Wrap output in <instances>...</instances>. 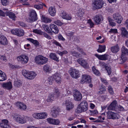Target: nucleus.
<instances>
[{"instance_id":"obj_1","label":"nucleus","mask_w":128,"mask_h":128,"mask_svg":"<svg viewBox=\"0 0 128 128\" xmlns=\"http://www.w3.org/2000/svg\"><path fill=\"white\" fill-rule=\"evenodd\" d=\"M88 110V104L86 101L84 100L78 106L76 110V112L79 114L85 112Z\"/></svg>"},{"instance_id":"obj_2","label":"nucleus","mask_w":128,"mask_h":128,"mask_svg":"<svg viewBox=\"0 0 128 128\" xmlns=\"http://www.w3.org/2000/svg\"><path fill=\"white\" fill-rule=\"evenodd\" d=\"M22 74L26 78L30 80L34 79L37 75L34 72H30L25 70H22Z\"/></svg>"},{"instance_id":"obj_3","label":"nucleus","mask_w":128,"mask_h":128,"mask_svg":"<svg viewBox=\"0 0 128 128\" xmlns=\"http://www.w3.org/2000/svg\"><path fill=\"white\" fill-rule=\"evenodd\" d=\"M14 119L16 122L24 124L25 123L27 120H28L29 118L26 116L24 117H21L20 116L17 114H15L13 117Z\"/></svg>"},{"instance_id":"obj_4","label":"nucleus","mask_w":128,"mask_h":128,"mask_svg":"<svg viewBox=\"0 0 128 128\" xmlns=\"http://www.w3.org/2000/svg\"><path fill=\"white\" fill-rule=\"evenodd\" d=\"M104 3L102 0H96L93 4L92 9L94 10L101 8Z\"/></svg>"},{"instance_id":"obj_5","label":"nucleus","mask_w":128,"mask_h":128,"mask_svg":"<svg viewBox=\"0 0 128 128\" xmlns=\"http://www.w3.org/2000/svg\"><path fill=\"white\" fill-rule=\"evenodd\" d=\"M32 117L37 119H43L46 118L47 116V113L42 112L40 113H34L32 114Z\"/></svg>"},{"instance_id":"obj_6","label":"nucleus","mask_w":128,"mask_h":128,"mask_svg":"<svg viewBox=\"0 0 128 128\" xmlns=\"http://www.w3.org/2000/svg\"><path fill=\"white\" fill-rule=\"evenodd\" d=\"M37 16L36 11L34 10H31L30 12L29 18L28 19V21L29 22H31L37 20Z\"/></svg>"},{"instance_id":"obj_7","label":"nucleus","mask_w":128,"mask_h":128,"mask_svg":"<svg viewBox=\"0 0 128 128\" xmlns=\"http://www.w3.org/2000/svg\"><path fill=\"white\" fill-rule=\"evenodd\" d=\"M17 59L18 62L23 64H26L28 60V57L24 54H22L18 56Z\"/></svg>"},{"instance_id":"obj_8","label":"nucleus","mask_w":128,"mask_h":128,"mask_svg":"<svg viewBox=\"0 0 128 128\" xmlns=\"http://www.w3.org/2000/svg\"><path fill=\"white\" fill-rule=\"evenodd\" d=\"M106 117L108 119H118L119 116L116 113H115L112 111H108L106 114Z\"/></svg>"},{"instance_id":"obj_9","label":"nucleus","mask_w":128,"mask_h":128,"mask_svg":"<svg viewBox=\"0 0 128 128\" xmlns=\"http://www.w3.org/2000/svg\"><path fill=\"white\" fill-rule=\"evenodd\" d=\"M69 72L70 76L73 78H76L80 77L79 71L75 69L70 68Z\"/></svg>"},{"instance_id":"obj_10","label":"nucleus","mask_w":128,"mask_h":128,"mask_svg":"<svg viewBox=\"0 0 128 128\" xmlns=\"http://www.w3.org/2000/svg\"><path fill=\"white\" fill-rule=\"evenodd\" d=\"M93 19L95 23L98 25L102 22L103 20V18L102 15L98 14L94 16Z\"/></svg>"},{"instance_id":"obj_11","label":"nucleus","mask_w":128,"mask_h":128,"mask_svg":"<svg viewBox=\"0 0 128 128\" xmlns=\"http://www.w3.org/2000/svg\"><path fill=\"white\" fill-rule=\"evenodd\" d=\"M81 81L82 84L89 83L91 82V77L88 75H83Z\"/></svg>"},{"instance_id":"obj_12","label":"nucleus","mask_w":128,"mask_h":128,"mask_svg":"<svg viewBox=\"0 0 128 128\" xmlns=\"http://www.w3.org/2000/svg\"><path fill=\"white\" fill-rule=\"evenodd\" d=\"M120 35L124 38H128V32L125 28L122 27L120 28Z\"/></svg>"},{"instance_id":"obj_13","label":"nucleus","mask_w":128,"mask_h":128,"mask_svg":"<svg viewBox=\"0 0 128 128\" xmlns=\"http://www.w3.org/2000/svg\"><path fill=\"white\" fill-rule=\"evenodd\" d=\"M56 76L55 75H53L52 76H50L48 80L46 81L45 83L46 84V85L52 84L53 82L54 81H56Z\"/></svg>"},{"instance_id":"obj_14","label":"nucleus","mask_w":128,"mask_h":128,"mask_svg":"<svg viewBox=\"0 0 128 128\" xmlns=\"http://www.w3.org/2000/svg\"><path fill=\"white\" fill-rule=\"evenodd\" d=\"M2 86L4 89L8 90H10L12 87V83L10 82L3 83L2 84Z\"/></svg>"},{"instance_id":"obj_15","label":"nucleus","mask_w":128,"mask_h":128,"mask_svg":"<svg viewBox=\"0 0 128 128\" xmlns=\"http://www.w3.org/2000/svg\"><path fill=\"white\" fill-rule=\"evenodd\" d=\"M74 96L75 100L77 101L81 100L82 97L80 93L78 90H76L75 92Z\"/></svg>"},{"instance_id":"obj_16","label":"nucleus","mask_w":128,"mask_h":128,"mask_svg":"<svg viewBox=\"0 0 128 128\" xmlns=\"http://www.w3.org/2000/svg\"><path fill=\"white\" fill-rule=\"evenodd\" d=\"M113 18L116 21L118 24H120L122 20V16L117 13H115L113 15Z\"/></svg>"},{"instance_id":"obj_17","label":"nucleus","mask_w":128,"mask_h":128,"mask_svg":"<svg viewBox=\"0 0 128 128\" xmlns=\"http://www.w3.org/2000/svg\"><path fill=\"white\" fill-rule=\"evenodd\" d=\"M16 106L20 109L22 110H25L27 106L24 103L20 102H18L16 103Z\"/></svg>"},{"instance_id":"obj_18","label":"nucleus","mask_w":128,"mask_h":128,"mask_svg":"<svg viewBox=\"0 0 128 128\" xmlns=\"http://www.w3.org/2000/svg\"><path fill=\"white\" fill-rule=\"evenodd\" d=\"M8 121L6 120H3L0 123V126L3 128H10V126L8 125Z\"/></svg>"},{"instance_id":"obj_19","label":"nucleus","mask_w":128,"mask_h":128,"mask_svg":"<svg viewBox=\"0 0 128 128\" xmlns=\"http://www.w3.org/2000/svg\"><path fill=\"white\" fill-rule=\"evenodd\" d=\"M8 41L5 36L2 35H0V44L3 45H7Z\"/></svg>"},{"instance_id":"obj_20","label":"nucleus","mask_w":128,"mask_h":128,"mask_svg":"<svg viewBox=\"0 0 128 128\" xmlns=\"http://www.w3.org/2000/svg\"><path fill=\"white\" fill-rule=\"evenodd\" d=\"M77 62L84 68H86L88 66L86 61L83 58H80L77 60Z\"/></svg>"},{"instance_id":"obj_21","label":"nucleus","mask_w":128,"mask_h":128,"mask_svg":"<svg viewBox=\"0 0 128 128\" xmlns=\"http://www.w3.org/2000/svg\"><path fill=\"white\" fill-rule=\"evenodd\" d=\"M61 16L64 19L70 20L72 18L71 15L67 13L65 11H62L60 14Z\"/></svg>"},{"instance_id":"obj_22","label":"nucleus","mask_w":128,"mask_h":128,"mask_svg":"<svg viewBox=\"0 0 128 128\" xmlns=\"http://www.w3.org/2000/svg\"><path fill=\"white\" fill-rule=\"evenodd\" d=\"M95 56L99 60H108L109 56L108 55L106 54L101 55H99L98 54H96Z\"/></svg>"},{"instance_id":"obj_23","label":"nucleus","mask_w":128,"mask_h":128,"mask_svg":"<svg viewBox=\"0 0 128 128\" xmlns=\"http://www.w3.org/2000/svg\"><path fill=\"white\" fill-rule=\"evenodd\" d=\"M65 104L66 106V109L68 110H69L72 109L74 107L72 103L67 100L65 102Z\"/></svg>"},{"instance_id":"obj_24","label":"nucleus","mask_w":128,"mask_h":128,"mask_svg":"<svg viewBox=\"0 0 128 128\" xmlns=\"http://www.w3.org/2000/svg\"><path fill=\"white\" fill-rule=\"evenodd\" d=\"M116 104V100H114L110 104L108 108V109L111 110H114L115 109Z\"/></svg>"},{"instance_id":"obj_25","label":"nucleus","mask_w":128,"mask_h":128,"mask_svg":"<svg viewBox=\"0 0 128 128\" xmlns=\"http://www.w3.org/2000/svg\"><path fill=\"white\" fill-rule=\"evenodd\" d=\"M48 11L49 14L52 16H53L55 15L56 11L55 7H50Z\"/></svg>"},{"instance_id":"obj_26","label":"nucleus","mask_w":128,"mask_h":128,"mask_svg":"<svg viewBox=\"0 0 128 128\" xmlns=\"http://www.w3.org/2000/svg\"><path fill=\"white\" fill-rule=\"evenodd\" d=\"M51 67L48 64L44 65L43 67V70L45 72H50L51 71Z\"/></svg>"},{"instance_id":"obj_27","label":"nucleus","mask_w":128,"mask_h":128,"mask_svg":"<svg viewBox=\"0 0 128 128\" xmlns=\"http://www.w3.org/2000/svg\"><path fill=\"white\" fill-rule=\"evenodd\" d=\"M120 49L119 46L118 44L115 46H112L111 48L112 52L114 53H116L118 52Z\"/></svg>"},{"instance_id":"obj_28","label":"nucleus","mask_w":128,"mask_h":128,"mask_svg":"<svg viewBox=\"0 0 128 128\" xmlns=\"http://www.w3.org/2000/svg\"><path fill=\"white\" fill-rule=\"evenodd\" d=\"M7 16H8L9 18L12 20H15L16 18L15 14L10 12H6V13Z\"/></svg>"},{"instance_id":"obj_29","label":"nucleus","mask_w":128,"mask_h":128,"mask_svg":"<svg viewBox=\"0 0 128 128\" xmlns=\"http://www.w3.org/2000/svg\"><path fill=\"white\" fill-rule=\"evenodd\" d=\"M127 60V58L126 56L121 55L119 58L118 63L120 64H122L124 63Z\"/></svg>"},{"instance_id":"obj_30","label":"nucleus","mask_w":128,"mask_h":128,"mask_svg":"<svg viewBox=\"0 0 128 128\" xmlns=\"http://www.w3.org/2000/svg\"><path fill=\"white\" fill-rule=\"evenodd\" d=\"M42 22L46 23L50 22L52 21V20L50 18L43 15L42 16Z\"/></svg>"},{"instance_id":"obj_31","label":"nucleus","mask_w":128,"mask_h":128,"mask_svg":"<svg viewBox=\"0 0 128 128\" xmlns=\"http://www.w3.org/2000/svg\"><path fill=\"white\" fill-rule=\"evenodd\" d=\"M122 54L121 55L125 56L128 55V49L124 46H123L121 48Z\"/></svg>"},{"instance_id":"obj_32","label":"nucleus","mask_w":128,"mask_h":128,"mask_svg":"<svg viewBox=\"0 0 128 128\" xmlns=\"http://www.w3.org/2000/svg\"><path fill=\"white\" fill-rule=\"evenodd\" d=\"M6 79V76L5 73L1 71L0 72V81H3Z\"/></svg>"},{"instance_id":"obj_33","label":"nucleus","mask_w":128,"mask_h":128,"mask_svg":"<svg viewBox=\"0 0 128 128\" xmlns=\"http://www.w3.org/2000/svg\"><path fill=\"white\" fill-rule=\"evenodd\" d=\"M84 10L80 9L77 11L76 15L79 17H82L84 14Z\"/></svg>"},{"instance_id":"obj_34","label":"nucleus","mask_w":128,"mask_h":128,"mask_svg":"<svg viewBox=\"0 0 128 128\" xmlns=\"http://www.w3.org/2000/svg\"><path fill=\"white\" fill-rule=\"evenodd\" d=\"M106 46L104 45H99V48L97 50L98 52H104L105 50Z\"/></svg>"},{"instance_id":"obj_35","label":"nucleus","mask_w":128,"mask_h":128,"mask_svg":"<svg viewBox=\"0 0 128 128\" xmlns=\"http://www.w3.org/2000/svg\"><path fill=\"white\" fill-rule=\"evenodd\" d=\"M56 107L54 106L51 109L50 113L51 116L54 117L55 118L56 116Z\"/></svg>"},{"instance_id":"obj_36","label":"nucleus","mask_w":128,"mask_h":128,"mask_svg":"<svg viewBox=\"0 0 128 128\" xmlns=\"http://www.w3.org/2000/svg\"><path fill=\"white\" fill-rule=\"evenodd\" d=\"M48 60L47 58L42 56L40 61V62L39 64H45L47 62Z\"/></svg>"},{"instance_id":"obj_37","label":"nucleus","mask_w":128,"mask_h":128,"mask_svg":"<svg viewBox=\"0 0 128 128\" xmlns=\"http://www.w3.org/2000/svg\"><path fill=\"white\" fill-rule=\"evenodd\" d=\"M47 120L49 124L55 125L56 124V121L55 119L48 118L47 119Z\"/></svg>"},{"instance_id":"obj_38","label":"nucleus","mask_w":128,"mask_h":128,"mask_svg":"<svg viewBox=\"0 0 128 128\" xmlns=\"http://www.w3.org/2000/svg\"><path fill=\"white\" fill-rule=\"evenodd\" d=\"M108 19L110 26H114L116 25L115 23L113 21V20L111 17L110 16L108 17Z\"/></svg>"},{"instance_id":"obj_39","label":"nucleus","mask_w":128,"mask_h":128,"mask_svg":"<svg viewBox=\"0 0 128 128\" xmlns=\"http://www.w3.org/2000/svg\"><path fill=\"white\" fill-rule=\"evenodd\" d=\"M17 36H23L24 34V30L22 29H18Z\"/></svg>"},{"instance_id":"obj_40","label":"nucleus","mask_w":128,"mask_h":128,"mask_svg":"<svg viewBox=\"0 0 128 128\" xmlns=\"http://www.w3.org/2000/svg\"><path fill=\"white\" fill-rule=\"evenodd\" d=\"M50 28L51 30L54 33H56V26L54 24H51L50 25Z\"/></svg>"},{"instance_id":"obj_41","label":"nucleus","mask_w":128,"mask_h":128,"mask_svg":"<svg viewBox=\"0 0 128 128\" xmlns=\"http://www.w3.org/2000/svg\"><path fill=\"white\" fill-rule=\"evenodd\" d=\"M21 81L20 80H16L14 81V85L15 86L18 87L21 85Z\"/></svg>"},{"instance_id":"obj_42","label":"nucleus","mask_w":128,"mask_h":128,"mask_svg":"<svg viewBox=\"0 0 128 128\" xmlns=\"http://www.w3.org/2000/svg\"><path fill=\"white\" fill-rule=\"evenodd\" d=\"M27 39L28 40L31 42L36 46L38 45V42L36 40H34L32 38H28Z\"/></svg>"},{"instance_id":"obj_43","label":"nucleus","mask_w":128,"mask_h":128,"mask_svg":"<svg viewBox=\"0 0 128 128\" xmlns=\"http://www.w3.org/2000/svg\"><path fill=\"white\" fill-rule=\"evenodd\" d=\"M42 56H36L35 58V61L36 63L38 64H39L40 62V61L42 59Z\"/></svg>"},{"instance_id":"obj_44","label":"nucleus","mask_w":128,"mask_h":128,"mask_svg":"<svg viewBox=\"0 0 128 128\" xmlns=\"http://www.w3.org/2000/svg\"><path fill=\"white\" fill-rule=\"evenodd\" d=\"M92 70L94 74L96 75L99 76L100 74V72L97 70L96 69L95 66H93L92 68Z\"/></svg>"},{"instance_id":"obj_45","label":"nucleus","mask_w":128,"mask_h":128,"mask_svg":"<svg viewBox=\"0 0 128 128\" xmlns=\"http://www.w3.org/2000/svg\"><path fill=\"white\" fill-rule=\"evenodd\" d=\"M61 76L59 75L58 76L56 74V83L58 84H60L62 82Z\"/></svg>"},{"instance_id":"obj_46","label":"nucleus","mask_w":128,"mask_h":128,"mask_svg":"<svg viewBox=\"0 0 128 128\" xmlns=\"http://www.w3.org/2000/svg\"><path fill=\"white\" fill-rule=\"evenodd\" d=\"M70 54L72 55L73 56L77 58L79 57V54L77 52L75 51H72L70 52Z\"/></svg>"},{"instance_id":"obj_47","label":"nucleus","mask_w":128,"mask_h":128,"mask_svg":"<svg viewBox=\"0 0 128 128\" xmlns=\"http://www.w3.org/2000/svg\"><path fill=\"white\" fill-rule=\"evenodd\" d=\"M34 32L39 34L40 35H42L44 34V32H42L41 30H40L35 29L33 31Z\"/></svg>"},{"instance_id":"obj_48","label":"nucleus","mask_w":128,"mask_h":128,"mask_svg":"<svg viewBox=\"0 0 128 128\" xmlns=\"http://www.w3.org/2000/svg\"><path fill=\"white\" fill-rule=\"evenodd\" d=\"M42 26L46 31L48 32H49L50 29L48 25L46 24H43Z\"/></svg>"},{"instance_id":"obj_49","label":"nucleus","mask_w":128,"mask_h":128,"mask_svg":"<svg viewBox=\"0 0 128 128\" xmlns=\"http://www.w3.org/2000/svg\"><path fill=\"white\" fill-rule=\"evenodd\" d=\"M34 8L37 10H39L42 8L43 7L42 4H40L38 5H35L34 6Z\"/></svg>"},{"instance_id":"obj_50","label":"nucleus","mask_w":128,"mask_h":128,"mask_svg":"<svg viewBox=\"0 0 128 128\" xmlns=\"http://www.w3.org/2000/svg\"><path fill=\"white\" fill-rule=\"evenodd\" d=\"M100 91L98 92V94H103L104 92L106 91L105 88L102 86L100 88Z\"/></svg>"},{"instance_id":"obj_51","label":"nucleus","mask_w":128,"mask_h":128,"mask_svg":"<svg viewBox=\"0 0 128 128\" xmlns=\"http://www.w3.org/2000/svg\"><path fill=\"white\" fill-rule=\"evenodd\" d=\"M50 58L54 60H56V55L54 53H51L50 55Z\"/></svg>"},{"instance_id":"obj_52","label":"nucleus","mask_w":128,"mask_h":128,"mask_svg":"<svg viewBox=\"0 0 128 128\" xmlns=\"http://www.w3.org/2000/svg\"><path fill=\"white\" fill-rule=\"evenodd\" d=\"M109 32L110 34L113 33L115 34L117 32V30L116 29H111Z\"/></svg>"},{"instance_id":"obj_53","label":"nucleus","mask_w":128,"mask_h":128,"mask_svg":"<svg viewBox=\"0 0 128 128\" xmlns=\"http://www.w3.org/2000/svg\"><path fill=\"white\" fill-rule=\"evenodd\" d=\"M53 97L52 95H51L48 97L46 100L48 102H51L53 101Z\"/></svg>"},{"instance_id":"obj_54","label":"nucleus","mask_w":128,"mask_h":128,"mask_svg":"<svg viewBox=\"0 0 128 128\" xmlns=\"http://www.w3.org/2000/svg\"><path fill=\"white\" fill-rule=\"evenodd\" d=\"M108 90L110 94H112L114 93L113 89L111 86H108Z\"/></svg>"},{"instance_id":"obj_55","label":"nucleus","mask_w":128,"mask_h":128,"mask_svg":"<svg viewBox=\"0 0 128 128\" xmlns=\"http://www.w3.org/2000/svg\"><path fill=\"white\" fill-rule=\"evenodd\" d=\"M90 112L91 113V115H94V114H97L98 112L97 110H90Z\"/></svg>"},{"instance_id":"obj_56","label":"nucleus","mask_w":128,"mask_h":128,"mask_svg":"<svg viewBox=\"0 0 128 128\" xmlns=\"http://www.w3.org/2000/svg\"><path fill=\"white\" fill-rule=\"evenodd\" d=\"M101 80L102 82L106 85H108V83L106 80L104 78H101Z\"/></svg>"},{"instance_id":"obj_57","label":"nucleus","mask_w":128,"mask_h":128,"mask_svg":"<svg viewBox=\"0 0 128 128\" xmlns=\"http://www.w3.org/2000/svg\"><path fill=\"white\" fill-rule=\"evenodd\" d=\"M2 4L4 6H6L7 4L8 0H1Z\"/></svg>"},{"instance_id":"obj_58","label":"nucleus","mask_w":128,"mask_h":128,"mask_svg":"<svg viewBox=\"0 0 128 128\" xmlns=\"http://www.w3.org/2000/svg\"><path fill=\"white\" fill-rule=\"evenodd\" d=\"M18 29H15V30H11L12 33L13 34H15L17 35Z\"/></svg>"},{"instance_id":"obj_59","label":"nucleus","mask_w":128,"mask_h":128,"mask_svg":"<svg viewBox=\"0 0 128 128\" xmlns=\"http://www.w3.org/2000/svg\"><path fill=\"white\" fill-rule=\"evenodd\" d=\"M88 23L90 24V25L91 27H93L94 24L93 23V22H92V21L90 19L88 20Z\"/></svg>"},{"instance_id":"obj_60","label":"nucleus","mask_w":128,"mask_h":128,"mask_svg":"<svg viewBox=\"0 0 128 128\" xmlns=\"http://www.w3.org/2000/svg\"><path fill=\"white\" fill-rule=\"evenodd\" d=\"M30 47V45L29 44H25L24 46V48L26 50L29 49Z\"/></svg>"},{"instance_id":"obj_61","label":"nucleus","mask_w":128,"mask_h":128,"mask_svg":"<svg viewBox=\"0 0 128 128\" xmlns=\"http://www.w3.org/2000/svg\"><path fill=\"white\" fill-rule=\"evenodd\" d=\"M72 39L74 41L76 42H80L79 40L76 36H73Z\"/></svg>"},{"instance_id":"obj_62","label":"nucleus","mask_w":128,"mask_h":128,"mask_svg":"<svg viewBox=\"0 0 128 128\" xmlns=\"http://www.w3.org/2000/svg\"><path fill=\"white\" fill-rule=\"evenodd\" d=\"M118 109L119 111H124V108L121 106H119L118 108Z\"/></svg>"},{"instance_id":"obj_63","label":"nucleus","mask_w":128,"mask_h":128,"mask_svg":"<svg viewBox=\"0 0 128 128\" xmlns=\"http://www.w3.org/2000/svg\"><path fill=\"white\" fill-rule=\"evenodd\" d=\"M78 50L80 52H81L82 54L83 55H86V54L83 51V50L82 49L80 48H78Z\"/></svg>"},{"instance_id":"obj_64","label":"nucleus","mask_w":128,"mask_h":128,"mask_svg":"<svg viewBox=\"0 0 128 128\" xmlns=\"http://www.w3.org/2000/svg\"><path fill=\"white\" fill-rule=\"evenodd\" d=\"M59 40H62V41H64L65 40V39L62 37L61 34H60L58 37Z\"/></svg>"}]
</instances>
